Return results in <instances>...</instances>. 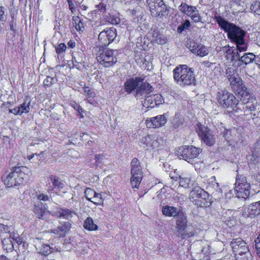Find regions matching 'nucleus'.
I'll use <instances>...</instances> for the list:
<instances>
[{"label": "nucleus", "instance_id": "a18cd8bd", "mask_svg": "<svg viewBox=\"0 0 260 260\" xmlns=\"http://www.w3.org/2000/svg\"><path fill=\"white\" fill-rule=\"evenodd\" d=\"M95 193L96 192L93 189L87 188L84 191L85 197L87 200L90 201Z\"/></svg>", "mask_w": 260, "mask_h": 260}, {"label": "nucleus", "instance_id": "dca6fc26", "mask_svg": "<svg viewBox=\"0 0 260 260\" xmlns=\"http://www.w3.org/2000/svg\"><path fill=\"white\" fill-rule=\"evenodd\" d=\"M143 79L141 77H135L127 79L124 83V89L127 93H131L134 90H137V88L143 82Z\"/></svg>", "mask_w": 260, "mask_h": 260}, {"label": "nucleus", "instance_id": "c03bdc74", "mask_svg": "<svg viewBox=\"0 0 260 260\" xmlns=\"http://www.w3.org/2000/svg\"><path fill=\"white\" fill-rule=\"evenodd\" d=\"M90 202H92L95 205L100 204L103 202V199L101 194L99 193H95L94 196L92 198Z\"/></svg>", "mask_w": 260, "mask_h": 260}, {"label": "nucleus", "instance_id": "4be33fe9", "mask_svg": "<svg viewBox=\"0 0 260 260\" xmlns=\"http://www.w3.org/2000/svg\"><path fill=\"white\" fill-rule=\"evenodd\" d=\"M216 129L217 133L222 136L228 142H231L232 140L231 132L230 130L226 128L222 123L216 124L214 126Z\"/></svg>", "mask_w": 260, "mask_h": 260}, {"label": "nucleus", "instance_id": "0e129e2a", "mask_svg": "<svg viewBox=\"0 0 260 260\" xmlns=\"http://www.w3.org/2000/svg\"><path fill=\"white\" fill-rule=\"evenodd\" d=\"M72 106L74 108L75 110H76L80 114L81 117H83V116L81 115V112L83 111V109L80 108V107L76 103H74V104H72Z\"/></svg>", "mask_w": 260, "mask_h": 260}, {"label": "nucleus", "instance_id": "7c9ffc66", "mask_svg": "<svg viewBox=\"0 0 260 260\" xmlns=\"http://www.w3.org/2000/svg\"><path fill=\"white\" fill-rule=\"evenodd\" d=\"M83 226L85 229L89 231L96 230L98 228V225L94 223L92 219L90 217L85 219Z\"/></svg>", "mask_w": 260, "mask_h": 260}, {"label": "nucleus", "instance_id": "680f3d73", "mask_svg": "<svg viewBox=\"0 0 260 260\" xmlns=\"http://www.w3.org/2000/svg\"><path fill=\"white\" fill-rule=\"evenodd\" d=\"M3 141L4 144H5L8 147L11 148V139L8 136H4L3 138Z\"/></svg>", "mask_w": 260, "mask_h": 260}, {"label": "nucleus", "instance_id": "58836bf2", "mask_svg": "<svg viewBox=\"0 0 260 260\" xmlns=\"http://www.w3.org/2000/svg\"><path fill=\"white\" fill-rule=\"evenodd\" d=\"M94 158L95 160V165L96 166H101L105 162L106 155L104 153L96 154L95 155Z\"/></svg>", "mask_w": 260, "mask_h": 260}, {"label": "nucleus", "instance_id": "a19ab883", "mask_svg": "<svg viewBox=\"0 0 260 260\" xmlns=\"http://www.w3.org/2000/svg\"><path fill=\"white\" fill-rule=\"evenodd\" d=\"M105 20L112 24H117L120 22V19L118 17L110 14L106 16Z\"/></svg>", "mask_w": 260, "mask_h": 260}, {"label": "nucleus", "instance_id": "ddd939ff", "mask_svg": "<svg viewBox=\"0 0 260 260\" xmlns=\"http://www.w3.org/2000/svg\"><path fill=\"white\" fill-rule=\"evenodd\" d=\"M117 31L115 28H107L101 31L98 36L99 41L102 44L108 46L116 40Z\"/></svg>", "mask_w": 260, "mask_h": 260}, {"label": "nucleus", "instance_id": "2f4dec72", "mask_svg": "<svg viewBox=\"0 0 260 260\" xmlns=\"http://www.w3.org/2000/svg\"><path fill=\"white\" fill-rule=\"evenodd\" d=\"M256 56L252 53H246L239 58V61L245 64L251 63L253 60L255 61Z\"/></svg>", "mask_w": 260, "mask_h": 260}, {"label": "nucleus", "instance_id": "e2e57ef3", "mask_svg": "<svg viewBox=\"0 0 260 260\" xmlns=\"http://www.w3.org/2000/svg\"><path fill=\"white\" fill-rule=\"evenodd\" d=\"M225 223L229 226H232L234 225L235 223H236V220L234 217L230 218V219H225L224 220Z\"/></svg>", "mask_w": 260, "mask_h": 260}, {"label": "nucleus", "instance_id": "774afa93", "mask_svg": "<svg viewBox=\"0 0 260 260\" xmlns=\"http://www.w3.org/2000/svg\"><path fill=\"white\" fill-rule=\"evenodd\" d=\"M84 93H86L89 97H94L95 93L91 91L88 87L84 89Z\"/></svg>", "mask_w": 260, "mask_h": 260}, {"label": "nucleus", "instance_id": "603ef678", "mask_svg": "<svg viewBox=\"0 0 260 260\" xmlns=\"http://www.w3.org/2000/svg\"><path fill=\"white\" fill-rule=\"evenodd\" d=\"M54 80V79L53 77L47 76L44 80V85L46 87H50L53 84Z\"/></svg>", "mask_w": 260, "mask_h": 260}, {"label": "nucleus", "instance_id": "bf43d9fd", "mask_svg": "<svg viewBox=\"0 0 260 260\" xmlns=\"http://www.w3.org/2000/svg\"><path fill=\"white\" fill-rule=\"evenodd\" d=\"M67 2L69 10L71 11L72 14H74L76 12V4H74L72 0H67Z\"/></svg>", "mask_w": 260, "mask_h": 260}, {"label": "nucleus", "instance_id": "338daca9", "mask_svg": "<svg viewBox=\"0 0 260 260\" xmlns=\"http://www.w3.org/2000/svg\"><path fill=\"white\" fill-rule=\"evenodd\" d=\"M38 199L40 201H46L49 200V197L46 194L42 193L38 196Z\"/></svg>", "mask_w": 260, "mask_h": 260}, {"label": "nucleus", "instance_id": "e433bc0d", "mask_svg": "<svg viewBox=\"0 0 260 260\" xmlns=\"http://www.w3.org/2000/svg\"><path fill=\"white\" fill-rule=\"evenodd\" d=\"M2 242L4 249L9 250L13 248V242L10 238H4Z\"/></svg>", "mask_w": 260, "mask_h": 260}, {"label": "nucleus", "instance_id": "393cba45", "mask_svg": "<svg viewBox=\"0 0 260 260\" xmlns=\"http://www.w3.org/2000/svg\"><path fill=\"white\" fill-rule=\"evenodd\" d=\"M58 216L67 220H71L74 216L77 215L76 212L72 209L61 208L58 212Z\"/></svg>", "mask_w": 260, "mask_h": 260}, {"label": "nucleus", "instance_id": "7ed1b4c3", "mask_svg": "<svg viewBox=\"0 0 260 260\" xmlns=\"http://www.w3.org/2000/svg\"><path fill=\"white\" fill-rule=\"evenodd\" d=\"M28 172V169L24 166L13 169L6 178L4 179L5 185L8 187H11L22 184L24 180L28 179L27 173Z\"/></svg>", "mask_w": 260, "mask_h": 260}, {"label": "nucleus", "instance_id": "49530a36", "mask_svg": "<svg viewBox=\"0 0 260 260\" xmlns=\"http://www.w3.org/2000/svg\"><path fill=\"white\" fill-rule=\"evenodd\" d=\"M147 3L150 5L151 3H154V7L155 8H160L159 11H158L159 13L161 11V6L162 5V0H147Z\"/></svg>", "mask_w": 260, "mask_h": 260}, {"label": "nucleus", "instance_id": "f257e3e1", "mask_svg": "<svg viewBox=\"0 0 260 260\" xmlns=\"http://www.w3.org/2000/svg\"><path fill=\"white\" fill-rule=\"evenodd\" d=\"M216 22L219 26L227 32L228 38L236 44L244 43L245 32L234 24L225 20L222 17H216Z\"/></svg>", "mask_w": 260, "mask_h": 260}, {"label": "nucleus", "instance_id": "ea45409f", "mask_svg": "<svg viewBox=\"0 0 260 260\" xmlns=\"http://www.w3.org/2000/svg\"><path fill=\"white\" fill-rule=\"evenodd\" d=\"M155 95L152 96H149L147 95L146 97H145V99L144 102V105L146 106L148 108H153L154 107V105H157V104L156 103V102H153V101H155V99H154Z\"/></svg>", "mask_w": 260, "mask_h": 260}, {"label": "nucleus", "instance_id": "6e6552de", "mask_svg": "<svg viewBox=\"0 0 260 260\" xmlns=\"http://www.w3.org/2000/svg\"><path fill=\"white\" fill-rule=\"evenodd\" d=\"M208 198V193L199 186H194L190 192L189 199L190 202L197 206L203 207L205 200Z\"/></svg>", "mask_w": 260, "mask_h": 260}, {"label": "nucleus", "instance_id": "37998d69", "mask_svg": "<svg viewBox=\"0 0 260 260\" xmlns=\"http://www.w3.org/2000/svg\"><path fill=\"white\" fill-rule=\"evenodd\" d=\"M248 251L245 253L237 254V260H251V255Z\"/></svg>", "mask_w": 260, "mask_h": 260}, {"label": "nucleus", "instance_id": "b1692460", "mask_svg": "<svg viewBox=\"0 0 260 260\" xmlns=\"http://www.w3.org/2000/svg\"><path fill=\"white\" fill-rule=\"evenodd\" d=\"M162 121L161 115H158L150 119H147L146 124L148 127L156 128L161 126Z\"/></svg>", "mask_w": 260, "mask_h": 260}, {"label": "nucleus", "instance_id": "2eb2a0df", "mask_svg": "<svg viewBox=\"0 0 260 260\" xmlns=\"http://www.w3.org/2000/svg\"><path fill=\"white\" fill-rule=\"evenodd\" d=\"M230 245L233 251L237 254L245 253L248 250L246 243L241 238L233 239Z\"/></svg>", "mask_w": 260, "mask_h": 260}, {"label": "nucleus", "instance_id": "72a5a7b5", "mask_svg": "<svg viewBox=\"0 0 260 260\" xmlns=\"http://www.w3.org/2000/svg\"><path fill=\"white\" fill-rule=\"evenodd\" d=\"M188 16H189L194 22H200L202 20V17L200 16L199 11L196 7H194V9H193L190 13H189Z\"/></svg>", "mask_w": 260, "mask_h": 260}, {"label": "nucleus", "instance_id": "4c0bfd02", "mask_svg": "<svg viewBox=\"0 0 260 260\" xmlns=\"http://www.w3.org/2000/svg\"><path fill=\"white\" fill-rule=\"evenodd\" d=\"M73 24H75L76 29L77 30L83 31L84 30L83 23L82 22L79 17H73Z\"/></svg>", "mask_w": 260, "mask_h": 260}, {"label": "nucleus", "instance_id": "39448f33", "mask_svg": "<svg viewBox=\"0 0 260 260\" xmlns=\"http://www.w3.org/2000/svg\"><path fill=\"white\" fill-rule=\"evenodd\" d=\"M196 131L202 143L208 146H212L215 143L216 137L213 132L206 126L198 123L197 124Z\"/></svg>", "mask_w": 260, "mask_h": 260}, {"label": "nucleus", "instance_id": "a211bd4d", "mask_svg": "<svg viewBox=\"0 0 260 260\" xmlns=\"http://www.w3.org/2000/svg\"><path fill=\"white\" fill-rule=\"evenodd\" d=\"M84 58L82 54L76 53L74 54L72 59L68 61V64L71 68H75L80 70L84 67Z\"/></svg>", "mask_w": 260, "mask_h": 260}, {"label": "nucleus", "instance_id": "f704fd0d", "mask_svg": "<svg viewBox=\"0 0 260 260\" xmlns=\"http://www.w3.org/2000/svg\"><path fill=\"white\" fill-rule=\"evenodd\" d=\"M194 7H195L189 6L185 3H182L179 7V9L181 12L188 16L189 13L194 9Z\"/></svg>", "mask_w": 260, "mask_h": 260}, {"label": "nucleus", "instance_id": "864d4df0", "mask_svg": "<svg viewBox=\"0 0 260 260\" xmlns=\"http://www.w3.org/2000/svg\"><path fill=\"white\" fill-rule=\"evenodd\" d=\"M248 160L250 164H255L258 162L257 155L252 154L248 157Z\"/></svg>", "mask_w": 260, "mask_h": 260}, {"label": "nucleus", "instance_id": "4468645a", "mask_svg": "<svg viewBox=\"0 0 260 260\" xmlns=\"http://www.w3.org/2000/svg\"><path fill=\"white\" fill-rule=\"evenodd\" d=\"M64 186V184L61 180L56 176L50 175L47 178L46 187L48 191H52L55 188L60 190Z\"/></svg>", "mask_w": 260, "mask_h": 260}, {"label": "nucleus", "instance_id": "1a4fd4ad", "mask_svg": "<svg viewBox=\"0 0 260 260\" xmlns=\"http://www.w3.org/2000/svg\"><path fill=\"white\" fill-rule=\"evenodd\" d=\"M131 182L133 188H138L142 179V172L139 160L134 158L131 162Z\"/></svg>", "mask_w": 260, "mask_h": 260}, {"label": "nucleus", "instance_id": "c85d7f7f", "mask_svg": "<svg viewBox=\"0 0 260 260\" xmlns=\"http://www.w3.org/2000/svg\"><path fill=\"white\" fill-rule=\"evenodd\" d=\"M248 212L250 217L260 214V201L251 204L248 209Z\"/></svg>", "mask_w": 260, "mask_h": 260}, {"label": "nucleus", "instance_id": "9d476101", "mask_svg": "<svg viewBox=\"0 0 260 260\" xmlns=\"http://www.w3.org/2000/svg\"><path fill=\"white\" fill-rule=\"evenodd\" d=\"M206 189L207 190L206 192H208V195L211 193L212 197L215 200L218 201L222 200V192L215 176H212L207 180Z\"/></svg>", "mask_w": 260, "mask_h": 260}, {"label": "nucleus", "instance_id": "0eeeda50", "mask_svg": "<svg viewBox=\"0 0 260 260\" xmlns=\"http://www.w3.org/2000/svg\"><path fill=\"white\" fill-rule=\"evenodd\" d=\"M234 192L239 198L246 199L250 194V184L245 177L240 176L236 178Z\"/></svg>", "mask_w": 260, "mask_h": 260}, {"label": "nucleus", "instance_id": "bb28decb", "mask_svg": "<svg viewBox=\"0 0 260 260\" xmlns=\"http://www.w3.org/2000/svg\"><path fill=\"white\" fill-rule=\"evenodd\" d=\"M182 209L174 207L164 206V215L168 216H176L182 211Z\"/></svg>", "mask_w": 260, "mask_h": 260}, {"label": "nucleus", "instance_id": "6e6d98bb", "mask_svg": "<svg viewBox=\"0 0 260 260\" xmlns=\"http://www.w3.org/2000/svg\"><path fill=\"white\" fill-rule=\"evenodd\" d=\"M151 138L149 136H146L145 137H143L141 139V143L143 144L146 145V146H148L149 145L151 142Z\"/></svg>", "mask_w": 260, "mask_h": 260}, {"label": "nucleus", "instance_id": "9b49d317", "mask_svg": "<svg viewBox=\"0 0 260 260\" xmlns=\"http://www.w3.org/2000/svg\"><path fill=\"white\" fill-rule=\"evenodd\" d=\"M233 82L230 84L232 90L241 101H245L247 98L249 96V93L247 88L244 84L243 81L241 78H238L236 81Z\"/></svg>", "mask_w": 260, "mask_h": 260}, {"label": "nucleus", "instance_id": "423d86ee", "mask_svg": "<svg viewBox=\"0 0 260 260\" xmlns=\"http://www.w3.org/2000/svg\"><path fill=\"white\" fill-rule=\"evenodd\" d=\"M202 149L193 146H183L177 150V154L180 157L188 162H191L198 157Z\"/></svg>", "mask_w": 260, "mask_h": 260}, {"label": "nucleus", "instance_id": "de8ad7c7", "mask_svg": "<svg viewBox=\"0 0 260 260\" xmlns=\"http://www.w3.org/2000/svg\"><path fill=\"white\" fill-rule=\"evenodd\" d=\"M190 25V22L188 20H186L182 24L178 26L177 31L181 33L184 30L188 28Z\"/></svg>", "mask_w": 260, "mask_h": 260}, {"label": "nucleus", "instance_id": "f3484780", "mask_svg": "<svg viewBox=\"0 0 260 260\" xmlns=\"http://www.w3.org/2000/svg\"><path fill=\"white\" fill-rule=\"evenodd\" d=\"M152 91V86L147 83L142 82L137 88L135 96L138 98L143 99L148 95Z\"/></svg>", "mask_w": 260, "mask_h": 260}, {"label": "nucleus", "instance_id": "4d7b16f0", "mask_svg": "<svg viewBox=\"0 0 260 260\" xmlns=\"http://www.w3.org/2000/svg\"><path fill=\"white\" fill-rule=\"evenodd\" d=\"M255 247L257 249V254L260 257V233L256 239L255 240Z\"/></svg>", "mask_w": 260, "mask_h": 260}, {"label": "nucleus", "instance_id": "aec40b11", "mask_svg": "<svg viewBox=\"0 0 260 260\" xmlns=\"http://www.w3.org/2000/svg\"><path fill=\"white\" fill-rule=\"evenodd\" d=\"M30 110V102L24 101L19 106L9 110V113L15 115H21L23 114H27Z\"/></svg>", "mask_w": 260, "mask_h": 260}, {"label": "nucleus", "instance_id": "f8f14e48", "mask_svg": "<svg viewBox=\"0 0 260 260\" xmlns=\"http://www.w3.org/2000/svg\"><path fill=\"white\" fill-rule=\"evenodd\" d=\"M98 61L105 68L113 66L117 61L112 50H104L97 56Z\"/></svg>", "mask_w": 260, "mask_h": 260}, {"label": "nucleus", "instance_id": "473e14b6", "mask_svg": "<svg viewBox=\"0 0 260 260\" xmlns=\"http://www.w3.org/2000/svg\"><path fill=\"white\" fill-rule=\"evenodd\" d=\"M208 53V49L206 46L202 44H200L198 47V49H196V51L193 53L201 57H203L207 55Z\"/></svg>", "mask_w": 260, "mask_h": 260}, {"label": "nucleus", "instance_id": "5fc2aeb1", "mask_svg": "<svg viewBox=\"0 0 260 260\" xmlns=\"http://www.w3.org/2000/svg\"><path fill=\"white\" fill-rule=\"evenodd\" d=\"M11 228L7 225L0 223V232L3 233H10Z\"/></svg>", "mask_w": 260, "mask_h": 260}, {"label": "nucleus", "instance_id": "a878e982", "mask_svg": "<svg viewBox=\"0 0 260 260\" xmlns=\"http://www.w3.org/2000/svg\"><path fill=\"white\" fill-rule=\"evenodd\" d=\"M179 184L184 188H193L194 186H198L195 180L190 177H181L179 178Z\"/></svg>", "mask_w": 260, "mask_h": 260}, {"label": "nucleus", "instance_id": "20e7f679", "mask_svg": "<svg viewBox=\"0 0 260 260\" xmlns=\"http://www.w3.org/2000/svg\"><path fill=\"white\" fill-rule=\"evenodd\" d=\"M216 99L218 105L225 109H233L239 103L235 96L226 90H219L216 93Z\"/></svg>", "mask_w": 260, "mask_h": 260}, {"label": "nucleus", "instance_id": "13d9d810", "mask_svg": "<svg viewBox=\"0 0 260 260\" xmlns=\"http://www.w3.org/2000/svg\"><path fill=\"white\" fill-rule=\"evenodd\" d=\"M66 48L65 44L60 43L56 48V51L58 54H61L66 50Z\"/></svg>", "mask_w": 260, "mask_h": 260}, {"label": "nucleus", "instance_id": "8fccbe9b", "mask_svg": "<svg viewBox=\"0 0 260 260\" xmlns=\"http://www.w3.org/2000/svg\"><path fill=\"white\" fill-rule=\"evenodd\" d=\"M51 252V248L48 245H42L40 250V253L44 255H47Z\"/></svg>", "mask_w": 260, "mask_h": 260}, {"label": "nucleus", "instance_id": "6ab92c4d", "mask_svg": "<svg viewBox=\"0 0 260 260\" xmlns=\"http://www.w3.org/2000/svg\"><path fill=\"white\" fill-rule=\"evenodd\" d=\"M243 102L244 103L246 108L245 112L246 113L249 111L251 112L250 113L251 116L250 117H252L253 116H255V114H252V112L255 111L257 104L255 97L251 96L249 94V96L247 98L246 100Z\"/></svg>", "mask_w": 260, "mask_h": 260}, {"label": "nucleus", "instance_id": "69168bd1", "mask_svg": "<svg viewBox=\"0 0 260 260\" xmlns=\"http://www.w3.org/2000/svg\"><path fill=\"white\" fill-rule=\"evenodd\" d=\"M237 49L240 51H244L246 50V46L245 44V42L243 43L242 44H236Z\"/></svg>", "mask_w": 260, "mask_h": 260}, {"label": "nucleus", "instance_id": "5701e85b", "mask_svg": "<svg viewBox=\"0 0 260 260\" xmlns=\"http://www.w3.org/2000/svg\"><path fill=\"white\" fill-rule=\"evenodd\" d=\"M71 227V224L69 222H64L63 223H60L56 229L52 230L51 232L59 235L60 236L64 237L69 231Z\"/></svg>", "mask_w": 260, "mask_h": 260}, {"label": "nucleus", "instance_id": "c9c22d12", "mask_svg": "<svg viewBox=\"0 0 260 260\" xmlns=\"http://www.w3.org/2000/svg\"><path fill=\"white\" fill-rule=\"evenodd\" d=\"M200 44L196 43L193 40L191 39H188L186 44V47L188 48L190 51L193 53L196 51V49H198V47Z\"/></svg>", "mask_w": 260, "mask_h": 260}, {"label": "nucleus", "instance_id": "412c9836", "mask_svg": "<svg viewBox=\"0 0 260 260\" xmlns=\"http://www.w3.org/2000/svg\"><path fill=\"white\" fill-rule=\"evenodd\" d=\"M176 217L177 229L179 233H181L185 230L186 226V216L182 210Z\"/></svg>", "mask_w": 260, "mask_h": 260}, {"label": "nucleus", "instance_id": "79ce46f5", "mask_svg": "<svg viewBox=\"0 0 260 260\" xmlns=\"http://www.w3.org/2000/svg\"><path fill=\"white\" fill-rule=\"evenodd\" d=\"M250 9L256 14L260 15V2H254L250 6Z\"/></svg>", "mask_w": 260, "mask_h": 260}, {"label": "nucleus", "instance_id": "3c124183", "mask_svg": "<svg viewBox=\"0 0 260 260\" xmlns=\"http://www.w3.org/2000/svg\"><path fill=\"white\" fill-rule=\"evenodd\" d=\"M235 53L238 54V52L234 53V50L232 48H229L226 52V57L227 59L233 60L235 59L234 54Z\"/></svg>", "mask_w": 260, "mask_h": 260}, {"label": "nucleus", "instance_id": "09e8293b", "mask_svg": "<svg viewBox=\"0 0 260 260\" xmlns=\"http://www.w3.org/2000/svg\"><path fill=\"white\" fill-rule=\"evenodd\" d=\"M11 20L10 22V29L13 31H16V17L14 14H11Z\"/></svg>", "mask_w": 260, "mask_h": 260}, {"label": "nucleus", "instance_id": "c756f323", "mask_svg": "<svg viewBox=\"0 0 260 260\" xmlns=\"http://www.w3.org/2000/svg\"><path fill=\"white\" fill-rule=\"evenodd\" d=\"M34 212L38 218L43 219L45 215L48 213V211L45 207L42 208L40 207L39 205H36Z\"/></svg>", "mask_w": 260, "mask_h": 260}, {"label": "nucleus", "instance_id": "f03ea898", "mask_svg": "<svg viewBox=\"0 0 260 260\" xmlns=\"http://www.w3.org/2000/svg\"><path fill=\"white\" fill-rule=\"evenodd\" d=\"M173 77L176 83L182 87L194 85L196 82L193 71L185 64L179 65L174 69Z\"/></svg>", "mask_w": 260, "mask_h": 260}, {"label": "nucleus", "instance_id": "052dcab7", "mask_svg": "<svg viewBox=\"0 0 260 260\" xmlns=\"http://www.w3.org/2000/svg\"><path fill=\"white\" fill-rule=\"evenodd\" d=\"M6 16L5 15V8L3 6L0 7V21L5 22Z\"/></svg>", "mask_w": 260, "mask_h": 260}, {"label": "nucleus", "instance_id": "cd10ccee", "mask_svg": "<svg viewBox=\"0 0 260 260\" xmlns=\"http://www.w3.org/2000/svg\"><path fill=\"white\" fill-rule=\"evenodd\" d=\"M226 75L228 80L230 82V84H231L232 82H233V81H236L237 79L240 78L237 74L236 70L233 67L228 68L226 70Z\"/></svg>", "mask_w": 260, "mask_h": 260}]
</instances>
